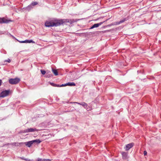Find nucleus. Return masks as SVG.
<instances>
[{
	"label": "nucleus",
	"mask_w": 161,
	"mask_h": 161,
	"mask_svg": "<svg viewBox=\"0 0 161 161\" xmlns=\"http://www.w3.org/2000/svg\"><path fill=\"white\" fill-rule=\"evenodd\" d=\"M65 85L70 86H75V84L74 82H68L66 84H65Z\"/></svg>",
	"instance_id": "obj_13"
},
{
	"label": "nucleus",
	"mask_w": 161,
	"mask_h": 161,
	"mask_svg": "<svg viewBox=\"0 0 161 161\" xmlns=\"http://www.w3.org/2000/svg\"><path fill=\"white\" fill-rule=\"evenodd\" d=\"M33 144V142L32 141L25 143V145L28 147H30Z\"/></svg>",
	"instance_id": "obj_11"
},
{
	"label": "nucleus",
	"mask_w": 161,
	"mask_h": 161,
	"mask_svg": "<svg viewBox=\"0 0 161 161\" xmlns=\"http://www.w3.org/2000/svg\"><path fill=\"white\" fill-rule=\"evenodd\" d=\"M38 4V3L36 2H33L31 3V5L32 6H35Z\"/></svg>",
	"instance_id": "obj_18"
},
{
	"label": "nucleus",
	"mask_w": 161,
	"mask_h": 161,
	"mask_svg": "<svg viewBox=\"0 0 161 161\" xmlns=\"http://www.w3.org/2000/svg\"><path fill=\"white\" fill-rule=\"evenodd\" d=\"M7 61L9 63L10 62V61H11V60H10L9 59H8V60H7Z\"/></svg>",
	"instance_id": "obj_24"
},
{
	"label": "nucleus",
	"mask_w": 161,
	"mask_h": 161,
	"mask_svg": "<svg viewBox=\"0 0 161 161\" xmlns=\"http://www.w3.org/2000/svg\"><path fill=\"white\" fill-rule=\"evenodd\" d=\"M9 92V90H5L2 92L0 94V97H4L8 96Z\"/></svg>",
	"instance_id": "obj_2"
},
{
	"label": "nucleus",
	"mask_w": 161,
	"mask_h": 161,
	"mask_svg": "<svg viewBox=\"0 0 161 161\" xmlns=\"http://www.w3.org/2000/svg\"><path fill=\"white\" fill-rule=\"evenodd\" d=\"M147 154V152L146 151H144V155H146Z\"/></svg>",
	"instance_id": "obj_21"
},
{
	"label": "nucleus",
	"mask_w": 161,
	"mask_h": 161,
	"mask_svg": "<svg viewBox=\"0 0 161 161\" xmlns=\"http://www.w3.org/2000/svg\"><path fill=\"white\" fill-rule=\"evenodd\" d=\"M62 22V24H66L67 23H69L70 24L73 23L75 22V20L73 19H61Z\"/></svg>",
	"instance_id": "obj_3"
},
{
	"label": "nucleus",
	"mask_w": 161,
	"mask_h": 161,
	"mask_svg": "<svg viewBox=\"0 0 161 161\" xmlns=\"http://www.w3.org/2000/svg\"><path fill=\"white\" fill-rule=\"evenodd\" d=\"M51 85L53 86H57V87H59V85H57L56 84H53V83H51Z\"/></svg>",
	"instance_id": "obj_20"
},
{
	"label": "nucleus",
	"mask_w": 161,
	"mask_h": 161,
	"mask_svg": "<svg viewBox=\"0 0 161 161\" xmlns=\"http://www.w3.org/2000/svg\"><path fill=\"white\" fill-rule=\"evenodd\" d=\"M134 144L133 143H131L127 145L125 147V149L126 150H128L130 148H131L134 145Z\"/></svg>",
	"instance_id": "obj_8"
},
{
	"label": "nucleus",
	"mask_w": 161,
	"mask_h": 161,
	"mask_svg": "<svg viewBox=\"0 0 161 161\" xmlns=\"http://www.w3.org/2000/svg\"><path fill=\"white\" fill-rule=\"evenodd\" d=\"M32 141L33 142V143L34 142H36L37 143H40L41 142L39 139H36L35 140H32Z\"/></svg>",
	"instance_id": "obj_17"
},
{
	"label": "nucleus",
	"mask_w": 161,
	"mask_h": 161,
	"mask_svg": "<svg viewBox=\"0 0 161 161\" xmlns=\"http://www.w3.org/2000/svg\"><path fill=\"white\" fill-rule=\"evenodd\" d=\"M45 25L47 27L53 26V22L47 21L45 23Z\"/></svg>",
	"instance_id": "obj_9"
},
{
	"label": "nucleus",
	"mask_w": 161,
	"mask_h": 161,
	"mask_svg": "<svg viewBox=\"0 0 161 161\" xmlns=\"http://www.w3.org/2000/svg\"><path fill=\"white\" fill-rule=\"evenodd\" d=\"M61 19L55 20L54 22H53V26H57L62 24Z\"/></svg>",
	"instance_id": "obj_4"
},
{
	"label": "nucleus",
	"mask_w": 161,
	"mask_h": 161,
	"mask_svg": "<svg viewBox=\"0 0 161 161\" xmlns=\"http://www.w3.org/2000/svg\"><path fill=\"white\" fill-rule=\"evenodd\" d=\"M67 85H65V84H64H64H62V85H60V86H59V87H62V86H66Z\"/></svg>",
	"instance_id": "obj_22"
},
{
	"label": "nucleus",
	"mask_w": 161,
	"mask_h": 161,
	"mask_svg": "<svg viewBox=\"0 0 161 161\" xmlns=\"http://www.w3.org/2000/svg\"><path fill=\"white\" fill-rule=\"evenodd\" d=\"M20 80V79L19 78L10 79L9 80V82L11 84H16L18 83Z\"/></svg>",
	"instance_id": "obj_1"
},
{
	"label": "nucleus",
	"mask_w": 161,
	"mask_h": 161,
	"mask_svg": "<svg viewBox=\"0 0 161 161\" xmlns=\"http://www.w3.org/2000/svg\"><path fill=\"white\" fill-rule=\"evenodd\" d=\"M19 42L20 43H33L34 42L32 40H25L24 41H19Z\"/></svg>",
	"instance_id": "obj_10"
},
{
	"label": "nucleus",
	"mask_w": 161,
	"mask_h": 161,
	"mask_svg": "<svg viewBox=\"0 0 161 161\" xmlns=\"http://www.w3.org/2000/svg\"><path fill=\"white\" fill-rule=\"evenodd\" d=\"M123 156V159H125L127 158V153L125 152H123L122 153Z\"/></svg>",
	"instance_id": "obj_15"
},
{
	"label": "nucleus",
	"mask_w": 161,
	"mask_h": 161,
	"mask_svg": "<svg viewBox=\"0 0 161 161\" xmlns=\"http://www.w3.org/2000/svg\"><path fill=\"white\" fill-rule=\"evenodd\" d=\"M127 19L126 18H124V19H122V20H121L119 22H116V25H119L120 24L122 23L125 21L127 20Z\"/></svg>",
	"instance_id": "obj_12"
},
{
	"label": "nucleus",
	"mask_w": 161,
	"mask_h": 161,
	"mask_svg": "<svg viewBox=\"0 0 161 161\" xmlns=\"http://www.w3.org/2000/svg\"><path fill=\"white\" fill-rule=\"evenodd\" d=\"M41 72L42 75H44L46 73V72L44 70H42V69L41 70Z\"/></svg>",
	"instance_id": "obj_19"
},
{
	"label": "nucleus",
	"mask_w": 161,
	"mask_h": 161,
	"mask_svg": "<svg viewBox=\"0 0 161 161\" xmlns=\"http://www.w3.org/2000/svg\"><path fill=\"white\" fill-rule=\"evenodd\" d=\"M50 160L49 159H43L42 160V161H49Z\"/></svg>",
	"instance_id": "obj_23"
},
{
	"label": "nucleus",
	"mask_w": 161,
	"mask_h": 161,
	"mask_svg": "<svg viewBox=\"0 0 161 161\" xmlns=\"http://www.w3.org/2000/svg\"><path fill=\"white\" fill-rule=\"evenodd\" d=\"M38 130L36 129V128H28L25 130L24 131V133H28L30 132H34L36 131H37Z\"/></svg>",
	"instance_id": "obj_5"
},
{
	"label": "nucleus",
	"mask_w": 161,
	"mask_h": 161,
	"mask_svg": "<svg viewBox=\"0 0 161 161\" xmlns=\"http://www.w3.org/2000/svg\"><path fill=\"white\" fill-rule=\"evenodd\" d=\"M105 21L100 22L99 23L95 24L93 25L90 28V29H92L94 28L97 27L100 25L102 24Z\"/></svg>",
	"instance_id": "obj_7"
},
{
	"label": "nucleus",
	"mask_w": 161,
	"mask_h": 161,
	"mask_svg": "<svg viewBox=\"0 0 161 161\" xmlns=\"http://www.w3.org/2000/svg\"><path fill=\"white\" fill-rule=\"evenodd\" d=\"M2 82V80H0V86L1 85Z\"/></svg>",
	"instance_id": "obj_25"
},
{
	"label": "nucleus",
	"mask_w": 161,
	"mask_h": 161,
	"mask_svg": "<svg viewBox=\"0 0 161 161\" xmlns=\"http://www.w3.org/2000/svg\"><path fill=\"white\" fill-rule=\"evenodd\" d=\"M42 159H38V161H42Z\"/></svg>",
	"instance_id": "obj_26"
},
{
	"label": "nucleus",
	"mask_w": 161,
	"mask_h": 161,
	"mask_svg": "<svg viewBox=\"0 0 161 161\" xmlns=\"http://www.w3.org/2000/svg\"><path fill=\"white\" fill-rule=\"evenodd\" d=\"M75 103H77L79 104H80V105H81L83 107H84L85 108H86V107L87 106V104L85 102H83L81 103H77V102Z\"/></svg>",
	"instance_id": "obj_14"
},
{
	"label": "nucleus",
	"mask_w": 161,
	"mask_h": 161,
	"mask_svg": "<svg viewBox=\"0 0 161 161\" xmlns=\"http://www.w3.org/2000/svg\"><path fill=\"white\" fill-rule=\"evenodd\" d=\"M52 71L55 75H58V72L57 70L52 69Z\"/></svg>",
	"instance_id": "obj_16"
},
{
	"label": "nucleus",
	"mask_w": 161,
	"mask_h": 161,
	"mask_svg": "<svg viewBox=\"0 0 161 161\" xmlns=\"http://www.w3.org/2000/svg\"><path fill=\"white\" fill-rule=\"evenodd\" d=\"M11 21V20H8L4 18H0V23H8L9 22Z\"/></svg>",
	"instance_id": "obj_6"
}]
</instances>
